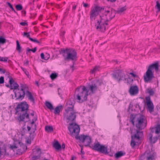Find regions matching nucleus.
Wrapping results in <instances>:
<instances>
[{"label":"nucleus","mask_w":160,"mask_h":160,"mask_svg":"<svg viewBox=\"0 0 160 160\" xmlns=\"http://www.w3.org/2000/svg\"><path fill=\"white\" fill-rule=\"evenodd\" d=\"M28 108L29 105L25 101L22 102L18 104L15 109L16 112L19 114L18 118L19 121L26 122L30 120L28 113Z\"/></svg>","instance_id":"nucleus-1"},{"label":"nucleus","mask_w":160,"mask_h":160,"mask_svg":"<svg viewBox=\"0 0 160 160\" xmlns=\"http://www.w3.org/2000/svg\"><path fill=\"white\" fill-rule=\"evenodd\" d=\"M75 102L74 99L72 98L68 100L66 103L67 105L70 106H68L65 109L64 112L63 118L67 123H68L69 121H74L76 119V112L74 110Z\"/></svg>","instance_id":"nucleus-2"},{"label":"nucleus","mask_w":160,"mask_h":160,"mask_svg":"<svg viewBox=\"0 0 160 160\" xmlns=\"http://www.w3.org/2000/svg\"><path fill=\"white\" fill-rule=\"evenodd\" d=\"M136 120L135 117L132 114H131L130 116L129 120L132 123L133 126L134 125V122H136V127L137 128L136 130V132L133 135L131 136V141L130 145L132 148H135L136 147L138 148L139 145L138 142L135 141V140H139L140 139V136H139V133H140V118H138Z\"/></svg>","instance_id":"nucleus-3"},{"label":"nucleus","mask_w":160,"mask_h":160,"mask_svg":"<svg viewBox=\"0 0 160 160\" xmlns=\"http://www.w3.org/2000/svg\"><path fill=\"white\" fill-rule=\"evenodd\" d=\"M59 52L60 54L62 55L65 61H76L77 59V52L72 48H61Z\"/></svg>","instance_id":"nucleus-4"},{"label":"nucleus","mask_w":160,"mask_h":160,"mask_svg":"<svg viewBox=\"0 0 160 160\" xmlns=\"http://www.w3.org/2000/svg\"><path fill=\"white\" fill-rule=\"evenodd\" d=\"M158 62H156L150 65L143 76L144 82L146 83L152 82L153 78L154 77V69L157 72L158 71Z\"/></svg>","instance_id":"nucleus-5"},{"label":"nucleus","mask_w":160,"mask_h":160,"mask_svg":"<svg viewBox=\"0 0 160 160\" xmlns=\"http://www.w3.org/2000/svg\"><path fill=\"white\" fill-rule=\"evenodd\" d=\"M89 90L87 89L84 86L78 88L76 89V97L78 102H82L86 100L87 98Z\"/></svg>","instance_id":"nucleus-6"},{"label":"nucleus","mask_w":160,"mask_h":160,"mask_svg":"<svg viewBox=\"0 0 160 160\" xmlns=\"http://www.w3.org/2000/svg\"><path fill=\"white\" fill-rule=\"evenodd\" d=\"M76 119L74 121H69L70 122L69 126L68 127V129L70 132V134L72 136H78V135L80 131V128L79 126L77 125L75 122Z\"/></svg>","instance_id":"nucleus-7"},{"label":"nucleus","mask_w":160,"mask_h":160,"mask_svg":"<svg viewBox=\"0 0 160 160\" xmlns=\"http://www.w3.org/2000/svg\"><path fill=\"white\" fill-rule=\"evenodd\" d=\"M89 147L92 149L100 152L105 155L108 154L107 151V147L101 145L98 141L95 142L93 144L89 146Z\"/></svg>","instance_id":"nucleus-8"},{"label":"nucleus","mask_w":160,"mask_h":160,"mask_svg":"<svg viewBox=\"0 0 160 160\" xmlns=\"http://www.w3.org/2000/svg\"><path fill=\"white\" fill-rule=\"evenodd\" d=\"M25 87L24 86H21V88H18L16 90H13V92L14 93V98L15 100L21 101L25 97V91L24 90Z\"/></svg>","instance_id":"nucleus-9"},{"label":"nucleus","mask_w":160,"mask_h":160,"mask_svg":"<svg viewBox=\"0 0 160 160\" xmlns=\"http://www.w3.org/2000/svg\"><path fill=\"white\" fill-rule=\"evenodd\" d=\"M102 9H103L102 7L97 5L95 6L94 7H92L90 12V19L91 21L95 20L96 17L102 11Z\"/></svg>","instance_id":"nucleus-10"},{"label":"nucleus","mask_w":160,"mask_h":160,"mask_svg":"<svg viewBox=\"0 0 160 160\" xmlns=\"http://www.w3.org/2000/svg\"><path fill=\"white\" fill-rule=\"evenodd\" d=\"M75 139L79 140V142H82L86 147H89V146H90V144L91 142V138L88 135L82 134L79 136H76Z\"/></svg>","instance_id":"nucleus-11"},{"label":"nucleus","mask_w":160,"mask_h":160,"mask_svg":"<svg viewBox=\"0 0 160 160\" xmlns=\"http://www.w3.org/2000/svg\"><path fill=\"white\" fill-rule=\"evenodd\" d=\"M111 75L115 80L118 82L126 80V75L121 70H118L112 73Z\"/></svg>","instance_id":"nucleus-12"},{"label":"nucleus","mask_w":160,"mask_h":160,"mask_svg":"<svg viewBox=\"0 0 160 160\" xmlns=\"http://www.w3.org/2000/svg\"><path fill=\"white\" fill-rule=\"evenodd\" d=\"M103 19L101 18L100 21L98 20L95 23V26L98 31L104 32L105 30L106 26L108 25V24Z\"/></svg>","instance_id":"nucleus-13"},{"label":"nucleus","mask_w":160,"mask_h":160,"mask_svg":"<svg viewBox=\"0 0 160 160\" xmlns=\"http://www.w3.org/2000/svg\"><path fill=\"white\" fill-rule=\"evenodd\" d=\"M147 111L151 113L154 110V106L152 101L150 100V98L148 96L145 98Z\"/></svg>","instance_id":"nucleus-14"},{"label":"nucleus","mask_w":160,"mask_h":160,"mask_svg":"<svg viewBox=\"0 0 160 160\" xmlns=\"http://www.w3.org/2000/svg\"><path fill=\"white\" fill-rule=\"evenodd\" d=\"M36 125H34L33 127H32V130L29 133V137L27 139L26 142L27 143L30 144L31 143V141L33 140L35 136L36 135V134L35 133V131L36 129Z\"/></svg>","instance_id":"nucleus-15"},{"label":"nucleus","mask_w":160,"mask_h":160,"mask_svg":"<svg viewBox=\"0 0 160 160\" xmlns=\"http://www.w3.org/2000/svg\"><path fill=\"white\" fill-rule=\"evenodd\" d=\"M128 92L131 96L137 95L139 92V88L137 85H132L130 87Z\"/></svg>","instance_id":"nucleus-16"},{"label":"nucleus","mask_w":160,"mask_h":160,"mask_svg":"<svg viewBox=\"0 0 160 160\" xmlns=\"http://www.w3.org/2000/svg\"><path fill=\"white\" fill-rule=\"evenodd\" d=\"M116 12H112L111 13H108L106 14L103 15L102 16H100V18L103 19L104 21L107 22L111 20L113 18L115 15Z\"/></svg>","instance_id":"nucleus-17"},{"label":"nucleus","mask_w":160,"mask_h":160,"mask_svg":"<svg viewBox=\"0 0 160 160\" xmlns=\"http://www.w3.org/2000/svg\"><path fill=\"white\" fill-rule=\"evenodd\" d=\"M9 82L10 84V89L16 90L18 89V85L14 81L12 77H10L9 78Z\"/></svg>","instance_id":"nucleus-18"},{"label":"nucleus","mask_w":160,"mask_h":160,"mask_svg":"<svg viewBox=\"0 0 160 160\" xmlns=\"http://www.w3.org/2000/svg\"><path fill=\"white\" fill-rule=\"evenodd\" d=\"M9 82L10 84V89L16 90L18 89V85L14 81L12 77H10L9 78Z\"/></svg>","instance_id":"nucleus-19"},{"label":"nucleus","mask_w":160,"mask_h":160,"mask_svg":"<svg viewBox=\"0 0 160 160\" xmlns=\"http://www.w3.org/2000/svg\"><path fill=\"white\" fill-rule=\"evenodd\" d=\"M147 120L146 117L141 114V130L144 129L146 126Z\"/></svg>","instance_id":"nucleus-20"},{"label":"nucleus","mask_w":160,"mask_h":160,"mask_svg":"<svg viewBox=\"0 0 160 160\" xmlns=\"http://www.w3.org/2000/svg\"><path fill=\"white\" fill-rule=\"evenodd\" d=\"M152 136L153 135L151 133H149L147 136V138L149 140L150 143L151 144L155 143L158 140V137L156 136L152 138Z\"/></svg>","instance_id":"nucleus-21"},{"label":"nucleus","mask_w":160,"mask_h":160,"mask_svg":"<svg viewBox=\"0 0 160 160\" xmlns=\"http://www.w3.org/2000/svg\"><path fill=\"white\" fill-rule=\"evenodd\" d=\"M102 7L103 8V9H102V10H104L105 11L104 15L110 13L112 14L113 12H116V11L111 7Z\"/></svg>","instance_id":"nucleus-22"},{"label":"nucleus","mask_w":160,"mask_h":160,"mask_svg":"<svg viewBox=\"0 0 160 160\" xmlns=\"http://www.w3.org/2000/svg\"><path fill=\"white\" fill-rule=\"evenodd\" d=\"M147 160H155L156 158V153L152 152H150L148 153Z\"/></svg>","instance_id":"nucleus-23"},{"label":"nucleus","mask_w":160,"mask_h":160,"mask_svg":"<svg viewBox=\"0 0 160 160\" xmlns=\"http://www.w3.org/2000/svg\"><path fill=\"white\" fill-rule=\"evenodd\" d=\"M26 95L28 100L33 103L35 102L34 98L31 92L28 90H27L26 91Z\"/></svg>","instance_id":"nucleus-24"},{"label":"nucleus","mask_w":160,"mask_h":160,"mask_svg":"<svg viewBox=\"0 0 160 160\" xmlns=\"http://www.w3.org/2000/svg\"><path fill=\"white\" fill-rule=\"evenodd\" d=\"M23 36H26L29 39V40H30L32 42L38 43H40V42L39 41H38V40H37L36 39H33L32 38H31L30 37L29 32H24L23 34Z\"/></svg>","instance_id":"nucleus-25"},{"label":"nucleus","mask_w":160,"mask_h":160,"mask_svg":"<svg viewBox=\"0 0 160 160\" xmlns=\"http://www.w3.org/2000/svg\"><path fill=\"white\" fill-rule=\"evenodd\" d=\"M53 147L56 151H60L62 149L61 146L57 141H56L53 144Z\"/></svg>","instance_id":"nucleus-26"},{"label":"nucleus","mask_w":160,"mask_h":160,"mask_svg":"<svg viewBox=\"0 0 160 160\" xmlns=\"http://www.w3.org/2000/svg\"><path fill=\"white\" fill-rule=\"evenodd\" d=\"M89 88L92 93L95 92V91L97 89V85L95 84L89 85Z\"/></svg>","instance_id":"nucleus-27"},{"label":"nucleus","mask_w":160,"mask_h":160,"mask_svg":"<svg viewBox=\"0 0 160 160\" xmlns=\"http://www.w3.org/2000/svg\"><path fill=\"white\" fill-rule=\"evenodd\" d=\"M126 153L121 151L118 152L115 154V157L116 158H118L122 156L125 155Z\"/></svg>","instance_id":"nucleus-28"},{"label":"nucleus","mask_w":160,"mask_h":160,"mask_svg":"<svg viewBox=\"0 0 160 160\" xmlns=\"http://www.w3.org/2000/svg\"><path fill=\"white\" fill-rule=\"evenodd\" d=\"M45 105L47 108L49 109L51 111L54 109V108L52 104L49 102L46 101Z\"/></svg>","instance_id":"nucleus-29"},{"label":"nucleus","mask_w":160,"mask_h":160,"mask_svg":"<svg viewBox=\"0 0 160 160\" xmlns=\"http://www.w3.org/2000/svg\"><path fill=\"white\" fill-rule=\"evenodd\" d=\"M62 107V106H58L55 108L54 113L55 114H59Z\"/></svg>","instance_id":"nucleus-30"},{"label":"nucleus","mask_w":160,"mask_h":160,"mask_svg":"<svg viewBox=\"0 0 160 160\" xmlns=\"http://www.w3.org/2000/svg\"><path fill=\"white\" fill-rule=\"evenodd\" d=\"M100 69V67L99 66H95L93 69L91 70L90 73L91 74H93L96 72L99 71Z\"/></svg>","instance_id":"nucleus-31"},{"label":"nucleus","mask_w":160,"mask_h":160,"mask_svg":"<svg viewBox=\"0 0 160 160\" xmlns=\"http://www.w3.org/2000/svg\"><path fill=\"white\" fill-rule=\"evenodd\" d=\"M27 149V146L25 144L22 143V144L20 146V150L21 151L23 152H25Z\"/></svg>","instance_id":"nucleus-32"},{"label":"nucleus","mask_w":160,"mask_h":160,"mask_svg":"<svg viewBox=\"0 0 160 160\" xmlns=\"http://www.w3.org/2000/svg\"><path fill=\"white\" fill-rule=\"evenodd\" d=\"M133 80L131 78L129 77L128 78H127V83L128 85L129 84L131 86H132V85L133 83Z\"/></svg>","instance_id":"nucleus-33"},{"label":"nucleus","mask_w":160,"mask_h":160,"mask_svg":"<svg viewBox=\"0 0 160 160\" xmlns=\"http://www.w3.org/2000/svg\"><path fill=\"white\" fill-rule=\"evenodd\" d=\"M45 130L48 132H51L53 130V127L52 126H46L45 127Z\"/></svg>","instance_id":"nucleus-34"},{"label":"nucleus","mask_w":160,"mask_h":160,"mask_svg":"<svg viewBox=\"0 0 160 160\" xmlns=\"http://www.w3.org/2000/svg\"><path fill=\"white\" fill-rule=\"evenodd\" d=\"M147 92L148 93L150 96H153L154 94V92L152 88H148L147 89Z\"/></svg>","instance_id":"nucleus-35"},{"label":"nucleus","mask_w":160,"mask_h":160,"mask_svg":"<svg viewBox=\"0 0 160 160\" xmlns=\"http://www.w3.org/2000/svg\"><path fill=\"white\" fill-rule=\"evenodd\" d=\"M40 56L41 58L42 59H44L45 60H48L50 58V55L49 54H48V57H44V55L43 53H41Z\"/></svg>","instance_id":"nucleus-36"},{"label":"nucleus","mask_w":160,"mask_h":160,"mask_svg":"<svg viewBox=\"0 0 160 160\" xmlns=\"http://www.w3.org/2000/svg\"><path fill=\"white\" fill-rule=\"evenodd\" d=\"M37 49V48L36 47L32 49H30L28 47L26 49V54H27L28 52L29 51H32L33 53H34L36 52Z\"/></svg>","instance_id":"nucleus-37"},{"label":"nucleus","mask_w":160,"mask_h":160,"mask_svg":"<svg viewBox=\"0 0 160 160\" xmlns=\"http://www.w3.org/2000/svg\"><path fill=\"white\" fill-rule=\"evenodd\" d=\"M155 8L157 10V12L160 11V3L158 1H157L156 2V5L155 6Z\"/></svg>","instance_id":"nucleus-38"},{"label":"nucleus","mask_w":160,"mask_h":160,"mask_svg":"<svg viewBox=\"0 0 160 160\" xmlns=\"http://www.w3.org/2000/svg\"><path fill=\"white\" fill-rule=\"evenodd\" d=\"M126 8L125 7H122L120 8L118 11H116V13L118 14H121L123 11H125L126 10Z\"/></svg>","instance_id":"nucleus-39"},{"label":"nucleus","mask_w":160,"mask_h":160,"mask_svg":"<svg viewBox=\"0 0 160 160\" xmlns=\"http://www.w3.org/2000/svg\"><path fill=\"white\" fill-rule=\"evenodd\" d=\"M16 50L18 51L19 52H21V47H20V45L18 40L16 41Z\"/></svg>","instance_id":"nucleus-40"},{"label":"nucleus","mask_w":160,"mask_h":160,"mask_svg":"<svg viewBox=\"0 0 160 160\" xmlns=\"http://www.w3.org/2000/svg\"><path fill=\"white\" fill-rule=\"evenodd\" d=\"M6 40L2 36H0V44H3L6 42Z\"/></svg>","instance_id":"nucleus-41"},{"label":"nucleus","mask_w":160,"mask_h":160,"mask_svg":"<svg viewBox=\"0 0 160 160\" xmlns=\"http://www.w3.org/2000/svg\"><path fill=\"white\" fill-rule=\"evenodd\" d=\"M155 133L157 134L159 133L160 132V124H158L155 127Z\"/></svg>","instance_id":"nucleus-42"},{"label":"nucleus","mask_w":160,"mask_h":160,"mask_svg":"<svg viewBox=\"0 0 160 160\" xmlns=\"http://www.w3.org/2000/svg\"><path fill=\"white\" fill-rule=\"evenodd\" d=\"M6 4L8 5L9 8L11 9L14 12L16 13H17V12L15 11L14 8H13L12 5L9 2H7Z\"/></svg>","instance_id":"nucleus-43"},{"label":"nucleus","mask_w":160,"mask_h":160,"mask_svg":"<svg viewBox=\"0 0 160 160\" xmlns=\"http://www.w3.org/2000/svg\"><path fill=\"white\" fill-rule=\"evenodd\" d=\"M58 76V74L56 73H52L50 75V77L52 80H53Z\"/></svg>","instance_id":"nucleus-44"},{"label":"nucleus","mask_w":160,"mask_h":160,"mask_svg":"<svg viewBox=\"0 0 160 160\" xmlns=\"http://www.w3.org/2000/svg\"><path fill=\"white\" fill-rule=\"evenodd\" d=\"M15 8L17 10L20 11L22 9V6L21 4H18L15 6Z\"/></svg>","instance_id":"nucleus-45"},{"label":"nucleus","mask_w":160,"mask_h":160,"mask_svg":"<svg viewBox=\"0 0 160 160\" xmlns=\"http://www.w3.org/2000/svg\"><path fill=\"white\" fill-rule=\"evenodd\" d=\"M41 157L40 154H39L38 155L36 156H33L32 158V160H35L36 159H38L40 158Z\"/></svg>","instance_id":"nucleus-46"},{"label":"nucleus","mask_w":160,"mask_h":160,"mask_svg":"<svg viewBox=\"0 0 160 160\" xmlns=\"http://www.w3.org/2000/svg\"><path fill=\"white\" fill-rule=\"evenodd\" d=\"M87 107L88 108V109H92L93 107V104L92 103L89 104L88 103Z\"/></svg>","instance_id":"nucleus-47"},{"label":"nucleus","mask_w":160,"mask_h":160,"mask_svg":"<svg viewBox=\"0 0 160 160\" xmlns=\"http://www.w3.org/2000/svg\"><path fill=\"white\" fill-rule=\"evenodd\" d=\"M4 82V78L3 76L0 77V84L3 83Z\"/></svg>","instance_id":"nucleus-48"},{"label":"nucleus","mask_w":160,"mask_h":160,"mask_svg":"<svg viewBox=\"0 0 160 160\" xmlns=\"http://www.w3.org/2000/svg\"><path fill=\"white\" fill-rule=\"evenodd\" d=\"M2 61L4 62H6L7 61V60H8V58L7 57H2Z\"/></svg>","instance_id":"nucleus-49"},{"label":"nucleus","mask_w":160,"mask_h":160,"mask_svg":"<svg viewBox=\"0 0 160 160\" xmlns=\"http://www.w3.org/2000/svg\"><path fill=\"white\" fill-rule=\"evenodd\" d=\"M20 24L22 26H28V24L27 23L25 22H21L20 23Z\"/></svg>","instance_id":"nucleus-50"},{"label":"nucleus","mask_w":160,"mask_h":160,"mask_svg":"<svg viewBox=\"0 0 160 160\" xmlns=\"http://www.w3.org/2000/svg\"><path fill=\"white\" fill-rule=\"evenodd\" d=\"M24 73H25V74L27 76H28V75H29V72H28L26 70V69H24V70L23 71Z\"/></svg>","instance_id":"nucleus-51"},{"label":"nucleus","mask_w":160,"mask_h":160,"mask_svg":"<svg viewBox=\"0 0 160 160\" xmlns=\"http://www.w3.org/2000/svg\"><path fill=\"white\" fill-rule=\"evenodd\" d=\"M129 74L131 75L133 77H138V76L137 75H136L135 74H134L133 72H130L129 73Z\"/></svg>","instance_id":"nucleus-52"},{"label":"nucleus","mask_w":160,"mask_h":160,"mask_svg":"<svg viewBox=\"0 0 160 160\" xmlns=\"http://www.w3.org/2000/svg\"><path fill=\"white\" fill-rule=\"evenodd\" d=\"M135 108L136 109H138L140 110V106H139V103H137L136 104Z\"/></svg>","instance_id":"nucleus-53"},{"label":"nucleus","mask_w":160,"mask_h":160,"mask_svg":"<svg viewBox=\"0 0 160 160\" xmlns=\"http://www.w3.org/2000/svg\"><path fill=\"white\" fill-rule=\"evenodd\" d=\"M10 148L11 149H16L17 148V147H16L15 145H11L10 146Z\"/></svg>","instance_id":"nucleus-54"},{"label":"nucleus","mask_w":160,"mask_h":160,"mask_svg":"<svg viewBox=\"0 0 160 160\" xmlns=\"http://www.w3.org/2000/svg\"><path fill=\"white\" fill-rule=\"evenodd\" d=\"M29 63V61L28 59L26 60L24 62V64L25 65H28Z\"/></svg>","instance_id":"nucleus-55"},{"label":"nucleus","mask_w":160,"mask_h":160,"mask_svg":"<svg viewBox=\"0 0 160 160\" xmlns=\"http://www.w3.org/2000/svg\"><path fill=\"white\" fill-rule=\"evenodd\" d=\"M0 71L2 72V73H4L5 72L6 70L5 69L0 68Z\"/></svg>","instance_id":"nucleus-56"},{"label":"nucleus","mask_w":160,"mask_h":160,"mask_svg":"<svg viewBox=\"0 0 160 160\" xmlns=\"http://www.w3.org/2000/svg\"><path fill=\"white\" fill-rule=\"evenodd\" d=\"M65 33V31H63L62 32H61L60 33V36H62V37H63V36H64Z\"/></svg>","instance_id":"nucleus-57"},{"label":"nucleus","mask_w":160,"mask_h":160,"mask_svg":"<svg viewBox=\"0 0 160 160\" xmlns=\"http://www.w3.org/2000/svg\"><path fill=\"white\" fill-rule=\"evenodd\" d=\"M34 121L33 120H32V121L31 122V124H32V126H31V127L32 126V127H33L34 125L35 124H34ZM35 125H36V124H35Z\"/></svg>","instance_id":"nucleus-58"},{"label":"nucleus","mask_w":160,"mask_h":160,"mask_svg":"<svg viewBox=\"0 0 160 160\" xmlns=\"http://www.w3.org/2000/svg\"><path fill=\"white\" fill-rule=\"evenodd\" d=\"M37 152H39V154H40L41 153V149L40 148H38L37 149Z\"/></svg>","instance_id":"nucleus-59"},{"label":"nucleus","mask_w":160,"mask_h":160,"mask_svg":"<svg viewBox=\"0 0 160 160\" xmlns=\"http://www.w3.org/2000/svg\"><path fill=\"white\" fill-rule=\"evenodd\" d=\"M83 6L86 8L88 6V4L86 3H85L84 2H83Z\"/></svg>","instance_id":"nucleus-60"},{"label":"nucleus","mask_w":160,"mask_h":160,"mask_svg":"<svg viewBox=\"0 0 160 160\" xmlns=\"http://www.w3.org/2000/svg\"><path fill=\"white\" fill-rule=\"evenodd\" d=\"M83 148H81V152L82 153V154L83 155L85 154V152L84 151H82Z\"/></svg>","instance_id":"nucleus-61"},{"label":"nucleus","mask_w":160,"mask_h":160,"mask_svg":"<svg viewBox=\"0 0 160 160\" xmlns=\"http://www.w3.org/2000/svg\"><path fill=\"white\" fill-rule=\"evenodd\" d=\"M62 148L64 149L65 148V144L64 143H63L61 146Z\"/></svg>","instance_id":"nucleus-62"},{"label":"nucleus","mask_w":160,"mask_h":160,"mask_svg":"<svg viewBox=\"0 0 160 160\" xmlns=\"http://www.w3.org/2000/svg\"><path fill=\"white\" fill-rule=\"evenodd\" d=\"M107 1L108 2H115L116 0H107Z\"/></svg>","instance_id":"nucleus-63"},{"label":"nucleus","mask_w":160,"mask_h":160,"mask_svg":"<svg viewBox=\"0 0 160 160\" xmlns=\"http://www.w3.org/2000/svg\"><path fill=\"white\" fill-rule=\"evenodd\" d=\"M27 128L28 131H29L31 130V127H30L28 126L27 127Z\"/></svg>","instance_id":"nucleus-64"}]
</instances>
